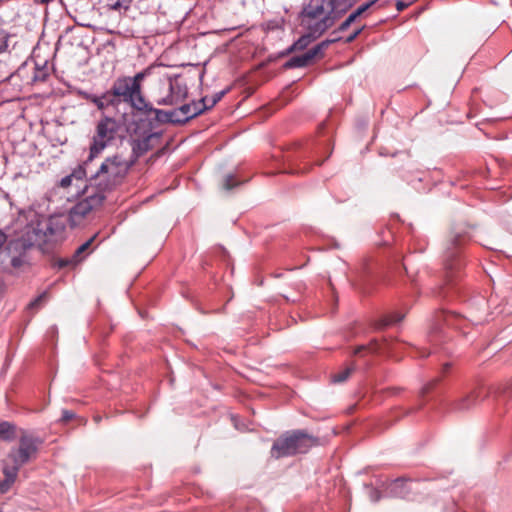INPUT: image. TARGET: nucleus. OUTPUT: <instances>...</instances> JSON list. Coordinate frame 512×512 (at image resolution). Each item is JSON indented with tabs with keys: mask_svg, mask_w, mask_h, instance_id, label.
I'll return each instance as SVG.
<instances>
[{
	"mask_svg": "<svg viewBox=\"0 0 512 512\" xmlns=\"http://www.w3.org/2000/svg\"><path fill=\"white\" fill-rule=\"evenodd\" d=\"M87 196L85 200L77 203L70 211V219L73 223H76L81 218L85 217L91 210L100 206L105 200L106 196L103 192L97 189L87 188Z\"/></svg>",
	"mask_w": 512,
	"mask_h": 512,
	"instance_id": "obj_8",
	"label": "nucleus"
},
{
	"mask_svg": "<svg viewBox=\"0 0 512 512\" xmlns=\"http://www.w3.org/2000/svg\"><path fill=\"white\" fill-rule=\"evenodd\" d=\"M206 98V104H211V99H208L207 97Z\"/></svg>",
	"mask_w": 512,
	"mask_h": 512,
	"instance_id": "obj_43",
	"label": "nucleus"
},
{
	"mask_svg": "<svg viewBox=\"0 0 512 512\" xmlns=\"http://www.w3.org/2000/svg\"><path fill=\"white\" fill-rule=\"evenodd\" d=\"M368 489H369V490H368V494H369V498H370V500H371L372 502H377V501H379V500H380V498H381V494H380V492H379L377 489L373 488V487H369Z\"/></svg>",
	"mask_w": 512,
	"mask_h": 512,
	"instance_id": "obj_34",
	"label": "nucleus"
},
{
	"mask_svg": "<svg viewBox=\"0 0 512 512\" xmlns=\"http://www.w3.org/2000/svg\"><path fill=\"white\" fill-rule=\"evenodd\" d=\"M94 240V237L90 238L89 240H87L86 242H84L83 244H81L75 251L74 253V258H80V255L82 253H84L88 248L89 246L91 245V243L93 242Z\"/></svg>",
	"mask_w": 512,
	"mask_h": 512,
	"instance_id": "obj_31",
	"label": "nucleus"
},
{
	"mask_svg": "<svg viewBox=\"0 0 512 512\" xmlns=\"http://www.w3.org/2000/svg\"><path fill=\"white\" fill-rule=\"evenodd\" d=\"M74 417V413L72 411H69V410H64L62 412V418L61 420L64 421V422H68L69 420H71L72 418Z\"/></svg>",
	"mask_w": 512,
	"mask_h": 512,
	"instance_id": "obj_38",
	"label": "nucleus"
},
{
	"mask_svg": "<svg viewBox=\"0 0 512 512\" xmlns=\"http://www.w3.org/2000/svg\"><path fill=\"white\" fill-rule=\"evenodd\" d=\"M316 444L317 439L315 437L302 430H295L285 433L273 443L271 455L279 459L298 453H306Z\"/></svg>",
	"mask_w": 512,
	"mask_h": 512,
	"instance_id": "obj_5",
	"label": "nucleus"
},
{
	"mask_svg": "<svg viewBox=\"0 0 512 512\" xmlns=\"http://www.w3.org/2000/svg\"><path fill=\"white\" fill-rule=\"evenodd\" d=\"M469 320H470V321H472V322H473V323H475V324H479V323H481V322H482V320H481V319H479V318H470Z\"/></svg>",
	"mask_w": 512,
	"mask_h": 512,
	"instance_id": "obj_40",
	"label": "nucleus"
},
{
	"mask_svg": "<svg viewBox=\"0 0 512 512\" xmlns=\"http://www.w3.org/2000/svg\"><path fill=\"white\" fill-rule=\"evenodd\" d=\"M94 159H90V154L88 155L87 159L83 162L82 165H80L77 169L73 171L71 176L73 178H76L78 180L82 178H88L91 182H94V180L91 179V174L95 173V170L92 169L91 163Z\"/></svg>",
	"mask_w": 512,
	"mask_h": 512,
	"instance_id": "obj_16",
	"label": "nucleus"
},
{
	"mask_svg": "<svg viewBox=\"0 0 512 512\" xmlns=\"http://www.w3.org/2000/svg\"><path fill=\"white\" fill-rule=\"evenodd\" d=\"M48 297V292L44 291L39 296H37L33 301L30 302V308H38L44 301H46Z\"/></svg>",
	"mask_w": 512,
	"mask_h": 512,
	"instance_id": "obj_29",
	"label": "nucleus"
},
{
	"mask_svg": "<svg viewBox=\"0 0 512 512\" xmlns=\"http://www.w3.org/2000/svg\"><path fill=\"white\" fill-rule=\"evenodd\" d=\"M139 113L143 114L150 120H154L158 123H171L172 124V111L161 110L154 108L151 103L146 101V107H141Z\"/></svg>",
	"mask_w": 512,
	"mask_h": 512,
	"instance_id": "obj_14",
	"label": "nucleus"
},
{
	"mask_svg": "<svg viewBox=\"0 0 512 512\" xmlns=\"http://www.w3.org/2000/svg\"><path fill=\"white\" fill-rule=\"evenodd\" d=\"M335 0H309L299 14L300 25L305 31L321 36L338 18Z\"/></svg>",
	"mask_w": 512,
	"mask_h": 512,
	"instance_id": "obj_2",
	"label": "nucleus"
},
{
	"mask_svg": "<svg viewBox=\"0 0 512 512\" xmlns=\"http://www.w3.org/2000/svg\"><path fill=\"white\" fill-rule=\"evenodd\" d=\"M240 183L236 182L233 175H227L224 180L223 187L226 190H231L234 187L238 186Z\"/></svg>",
	"mask_w": 512,
	"mask_h": 512,
	"instance_id": "obj_30",
	"label": "nucleus"
},
{
	"mask_svg": "<svg viewBox=\"0 0 512 512\" xmlns=\"http://www.w3.org/2000/svg\"><path fill=\"white\" fill-rule=\"evenodd\" d=\"M357 18L351 13L344 22L338 27V31H345Z\"/></svg>",
	"mask_w": 512,
	"mask_h": 512,
	"instance_id": "obj_32",
	"label": "nucleus"
},
{
	"mask_svg": "<svg viewBox=\"0 0 512 512\" xmlns=\"http://www.w3.org/2000/svg\"><path fill=\"white\" fill-rule=\"evenodd\" d=\"M113 95L109 92L104 93L102 96L87 95L86 99L93 102L98 109L102 110L108 106H116V102L113 101Z\"/></svg>",
	"mask_w": 512,
	"mask_h": 512,
	"instance_id": "obj_18",
	"label": "nucleus"
},
{
	"mask_svg": "<svg viewBox=\"0 0 512 512\" xmlns=\"http://www.w3.org/2000/svg\"><path fill=\"white\" fill-rule=\"evenodd\" d=\"M135 160H129L122 153L107 157L101 165L91 174V179L100 192L106 194L119 185L133 166Z\"/></svg>",
	"mask_w": 512,
	"mask_h": 512,
	"instance_id": "obj_4",
	"label": "nucleus"
},
{
	"mask_svg": "<svg viewBox=\"0 0 512 512\" xmlns=\"http://www.w3.org/2000/svg\"><path fill=\"white\" fill-rule=\"evenodd\" d=\"M17 427L8 421H0V438L5 441H12L16 438Z\"/></svg>",
	"mask_w": 512,
	"mask_h": 512,
	"instance_id": "obj_19",
	"label": "nucleus"
},
{
	"mask_svg": "<svg viewBox=\"0 0 512 512\" xmlns=\"http://www.w3.org/2000/svg\"><path fill=\"white\" fill-rule=\"evenodd\" d=\"M108 92L110 95H113L112 99L116 102V105L120 102H125L137 112L141 110V107H146V100L142 93L138 92L137 84L133 86L130 77L118 78Z\"/></svg>",
	"mask_w": 512,
	"mask_h": 512,
	"instance_id": "obj_6",
	"label": "nucleus"
},
{
	"mask_svg": "<svg viewBox=\"0 0 512 512\" xmlns=\"http://www.w3.org/2000/svg\"><path fill=\"white\" fill-rule=\"evenodd\" d=\"M478 397H479V395L477 392H472L471 394H469V395L461 398L459 401H457L454 404V407L456 410H460V411L468 410L471 407H473L474 405H476V403L478 402Z\"/></svg>",
	"mask_w": 512,
	"mask_h": 512,
	"instance_id": "obj_20",
	"label": "nucleus"
},
{
	"mask_svg": "<svg viewBox=\"0 0 512 512\" xmlns=\"http://www.w3.org/2000/svg\"><path fill=\"white\" fill-rule=\"evenodd\" d=\"M160 134L157 132L149 133L148 135L132 140V158L129 160H137L139 157L147 153L153 147V142L157 141Z\"/></svg>",
	"mask_w": 512,
	"mask_h": 512,
	"instance_id": "obj_12",
	"label": "nucleus"
},
{
	"mask_svg": "<svg viewBox=\"0 0 512 512\" xmlns=\"http://www.w3.org/2000/svg\"><path fill=\"white\" fill-rule=\"evenodd\" d=\"M187 85L179 77L169 80V94L156 100L158 105H176L186 98Z\"/></svg>",
	"mask_w": 512,
	"mask_h": 512,
	"instance_id": "obj_10",
	"label": "nucleus"
},
{
	"mask_svg": "<svg viewBox=\"0 0 512 512\" xmlns=\"http://www.w3.org/2000/svg\"><path fill=\"white\" fill-rule=\"evenodd\" d=\"M228 92V89L222 90L220 92H217L212 98H211V104L205 103V111L208 109H211L214 107L221 99L222 97Z\"/></svg>",
	"mask_w": 512,
	"mask_h": 512,
	"instance_id": "obj_28",
	"label": "nucleus"
},
{
	"mask_svg": "<svg viewBox=\"0 0 512 512\" xmlns=\"http://www.w3.org/2000/svg\"><path fill=\"white\" fill-rule=\"evenodd\" d=\"M354 366H349V367H346L344 369H342L341 371L335 373L333 376H332V381L334 383H342L344 381H346L349 376L351 375V373L354 371Z\"/></svg>",
	"mask_w": 512,
	"mask_h": 512,
	"instance_id": "obj_24",
	"label": "nucleus"
},
{
	"mask_svg": "<svg viewBox=\"0 0 512 512\" xmlns=\"http://www.w3.org/2000/svg\"><path fill=\"white\" fill-rule=\"evenodd\" d=\"M131 0H107V6L115 11L128 10Z\"/></svg>",
	"mask_w": 512,
	"mask_h": 512,
	"instance_id": "obj_25",
	"label": "nucleus"
},
{
	"mask_svg": "<svg viewBox=\"0 0 512 512\" xmlns=\"http://www.w3.org/2000/svg\"><path fill=\"white\" fill-rule=\"evenodd\" d=\"M356 0H347L348 6H352Z\"/></svg>",
	"mask_w": 512,
	"mask_h": 512,
	"instance_id": "obj_42",
	"label": "nucleus"
},
{
	"mask_svg": "<svg viewBox=\"0 0 512 512\" xmlns=\"http://www.w3.org/2000/svg\"><path fill=\"white\" fill-rule=\"evenodd\" d=\"M377 0H371L369 2H366L362 5H360L355 11L352 12V14L358 18L360 15H362L365 11H367L369 8H371Z\"/></svg>",
	"mask_w": 512,
	"mask_h": 512,
	"instance_id": "obj_27",
	"label": "nucleus"
},
{
	"mask_svg": "<svg viewBox=\"0 0 512 512\" xmlns=\"http://www.w3.org/2000/svg\"><path fill=\"white\" fill-rule=\"evenodd\" d=\"M457 243L458 236L452 239L446 248L444 255V265L447 271H452L454 268H458L460 266V261L458 260Z\"/></svg>",
	"mask_w": 512,
	"mask_h": 512,
	"instance_id": "obj_15",
	"label": "nucleus"
},
{
	"mask_svg": "<svg viewBox=\"0 0 512 512\" xmlns=\"http://www.w3.org/2000/svg\"><path fill=\"white\" fill-rule=\"evenodd\" d=\"M152 70H153V66H149V67L145 68L144 70L135 74L133 77H130L131 83L133 85L137 84L139 93H142L141 92V82L152 73Z\"/></svg>",
	"mask_w": 512,
	"mask_h": 512,
	"instance_id": "obj_23",
	"label": "nucleus"
},
{
	"mask_svg": "<svg viewBox=\"0 0 512 512\" xmlns=\"http://www.w3.org/2000/svg\"><path fill=\"white\" fill-rule=\"evenodd\" d=\"M462 321H463V317L456 313L441 312V313L437 314V316L435 318V323L431 327L430 337H434V335L436 333L440 332L443 325H446L448 327L459 328L460 322H462Z\"/></svg>",
	"mask_w": 512,
	"mask_h": 512,
	"instance_id": "obj_13",
	"label": "nucleus"
},
{
	"mask_svg": "<svg viewBox=\"0 0 512 512\" xmlns=\"http://www.w3.org/2000/svg\"><path fill=\"white\" fill-rule=\"evenodd\" d=\"M42 441L39 438L31 435L23 434L19 439V446L12 448L7 456V459L12 462V465L7 463L3 466L4 481L0 483L1 493H6L10 486L15 482L19 469L29 461L36 458L39 446Z\"/></svg>",
	"mask_w": 512,
	"mask_h": 512,
	"instance_id": "obj_3",
	"label": "nucleus"
},
{
	"mask_svg": "<svg viewBox=\"0 0 512 512\" xmlns=\"http://www.w3.org/2000/svg\"><path fill=\"white\" fill-rule=\"evenodd\" d=\"M339 38H333L331 40H326L317 44L307 52L302 55H297L289 59L285 63L286 68H301L307 66L317 55L322 53L323 49L327 47L329 44L334 43Z\"/></svg>",
	"mask_w": 512,
	"mask_h": 512,
	"instance_id": "obj_11",
	"label": "nucleus"
},
{
	"mask_svg": "<svg viewBox=\"0 0 512 512\" xmlns=\"http://www.w3.org/2000/svg\"><path fill=\"white\" fill-rule=\"evenodd\" d=\"M206 98L188 104H183L176 109H172V124H185L194 117L200 115L205 111Z\"/></svg>",
	"mask_w": 512,
	"mask_h": 512,
	"instance_id": "obj_9",
	"label": "nucleus"
},
{
	"mask_svg": "<svg viewBox=\"0 0 512 512\" xmlns=\"http://www.w3.org/2000/svg\"><path fill=\"white\" fill-rule=\"evenodd\" d=\"M9 39H10V34L7 31L1 29L0 30V54L6 52L8 50Z\"/></svg>",
	"mask_w": 512,
	"mask_h": 512,
	"instance_id": "obj_26",
	"label": "nucleus"
},
{
	"mask_svg": "<svg viewBox=\"0 0 512 512\" xmlns=\"http://www.w3.org/2000/svg\"><path fill=\"white\" fill-rule=\"evenodd\" d=\"M118 128L117 121L111 117H104L97 123L89 148L90 159L99 156L114 141Z\"/></svg>",
	"mask_w": 512,
	"mask_h": 512,
	"instance_id": "obj_7",
	"label": "nucleus"
},
{
	"mask_svg": "<svg viewBox=\"0 0 512 512\" xmlns=\"http://www.w3.org/2000/svg\"><path fill=\"white\" fill-rule=\"evenodd\" d=\"M364 27H361V28H358L356 29L353 33H351L347 38H346V43H351L352 41H354L358 35L363 31Z\"/></svg>",
	"mask_w": 512,
	"mask_h": 512,
	"instance_id": "obj_35",
	"label": "nucleus"
},
{
	"mask_svg": "<svg viewBox=\"0 0 512 512\" xmlns=\"http://www.w3.org/2000/svg\"><path fill=\"white\" fill-rule=\"evenodd\" d=\"M95 421L99 422L100 421V417L99 416L95 417Z\"/></svg>",
	"mask_w": 512,
	"mask_h": 512,
	"instance_id": "obj_44",
	"label": "nucleus"
},
{
	"mask_svg": "<svg viewBox=\"0 0 512 512\" xmlns=\"http://www.w3.org/2000/svg\"><path fill=\"white\" fill-rule=\"evenodd\" d=\"M407 483L403 480H395L390 488V492L395 497H404L408 491L406 487Z\"/></svg>",
	"mask_w": 512,
	"mask_h": 512,
	"instance_id": "obj_22",
	"label": "nucleus"
},
{
	"mask_svg": "<svg viewBox=\"0 0 512 512\" xmlns=\"http://www.w3.org/2000/svg\"><path fill=\"white\" fill-rule=\"evenodd\" d=\"M24 260L21 256H17V257H13L11 259V265L14 267V268H19L22 266Z\"/></svg>",
	"mask_w": 512,
	"mask_h": 512,
	"instance_id": "obj_37",
	"label": "nucleus"
},
{
	"mask_svg": "<svg viewBox=\"0 0 512 512\" xmlns=\"http://www.w3.org/2000/svg\"><path fill=\"white\" fill-rule=\"evenodd\" d=\"M404 318V314L400 312H393L390 315L383 316L374 322V328L377 330L384 329L387 326L396 324Z\"/></svg>",
	"mask_w": 512,
	"mask_h": 512,
	"instance_id": "obj_17",
	"label": "nucleus"
},
{
	"mask_svg": "<svg viewBox=\"0 0 512 512\" xmlns=\"http://www.w3.org/2000/svg\"><path fill=\"white\" fill-rule=\"evenodd\" d=\"M433 387V384L432 383H428L426 385H424L421 389V395H425L426 393H428Z\"/></svg>",
	"mask_w": 512,
	"mask_h": 512,
	"instance_id": "obj_39",
	"label": "nucleus"
},
{
	"mask_svg": "<svg viewBox=\"0 0 512 512\" xmlns=\"http://www.w3.org/2000/svg\"><path fill=\"white\" fill-rule=\"evenodd\" d=\"M68 263H69V261H60V262H59V266H60V267H64V266H66Z\"/></svg>",
	"mask_w": 512,
	"mask_h": 512,
	"instance_id": "obj_41",
	"label": "nucleus"
},
{
	"mask_svg": "<svg viewBox=\"0 0 512 512\" xmlns=\"http://www.w3.org/2000/svg\"><path fill=\"white\" fill-rule=\"evenodd\" d=\"M65 224L58 218H40L34 215V219L24 228L20 239L24 246H37L47 252L52 245L64 238Z\"/></svg>",
	"mask_w": 512,
	"mask_h": 512,
	"instance_id": "obj_1",
	"label": "nucleus"
},
{
	"mask_svg": "<svg viewBox=\"0 0 512 512\" xmlns=\"http://www.w3.org/2000/svg\"><path fill=\"white\" fill-rule=\"evenodd\" d=\"M319 36H316L311 33V31H306L304 35H302L289 49L288 51L294 50H303L305 49L313 40L317 39Z\"/></svg>",
	"mask_w": 512,
	"mask_h": 512,
	"instance_id": "obj_21",
	"label": "nucleus"
},
{
	"mask_svg": "<svg viewBox=\"0 0 512 512\" xmlns=\"http://www.w3.org/2000/svg\"><path fill=\"white\" fill-rule=\"evenodd\" d=\"M366 349H367V350H370V351H372V352H376V351H377L376 343H374V342H373V343H371V344H369V345H367V346H366V345L358 346V347L355 349L354 354H355V355H358V354H360V352H361V351L366 350Z\"/></svg>",
	"mask_w": 512,
	"mask_h": 512,
	"instance_id": "obj_33",
	"label": "nucleus"
},
{
	"mask_svg": "<svg viewBox=\"0 0 512 512\" xmlns=\"http://www.w3.org/2000/svg\"><path fill=\"white\" fill-rule=\"evenodd\" d=\"M73 177L71 175H67L63 177L60 181V186L63 188H67L71 185Z\"/></svg>",
	"mask_w": 512,
	"mask_h": 512,
	"instance_id": "obj_36",
	"label": "nucleus"
}]
</instances>
